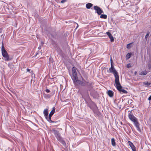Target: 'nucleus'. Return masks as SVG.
Masks as SVG:
<instances>
[{
  "label": "nucleus",
  "instance_id": "f257e3e1",
  "mask_svg": "<svg viewBox=\"0 0 151 151\" xmlns=\"http://www.w3.org/2000/svg\"><path fill=\"white\" fill-rule=\"evenodd\" d=\"M111 59V67L109 70V72L110 73H112L114 76L115 78V82L119 80V76L118 75V73L116 70L114 68V66L112 64Z\"/></svg>",
  "mask_w": 151,
  "mask_h": 151
},
{
  "label": "nucleus",
  "instance_id": "f03ea898",
  "mask_svg": "<svg viewBox=\"0 0 151 151\" xmlns=\"http://www.w3.org/2000/svg\"><path fill=\"white\" fill-rule=\"evenodd\" d=\"M115 86L116 87L117 89L121 93H127V91L123 89H122V87L121 86L119 81V80L115 82Z\"/></svg>",
  "mask_w": 151,
  "mask_h": 151
},
{
  "label": "nucleus",
  "instance_id": "7ed1b4c3",
  "mask_svg": "<svg viewBox=\"0 0 151 151\" xmlns=\"http://www.w3.org/2000/svg\"><path fill=\"white\" fill-rule=\"evenodd\" d=\"M1 53L5 61H8L9 60V56L7 51L5 49L3 43H2L1 46Z\"/></svg>",
  "mask_w": 151,
  "mask_h": 151
},
{
  "label": "nucleus",
  "instance_id": "20e7f679",
  "mask_svg": "<svg viewBox=\"0 0 151 151\" xmlns=\"http://www.w3.org/2000/svg\"><path fill=\"white\" fill-rule=\"evenodd\" d=\"M76 68L73 67L72 68L73 76L72 78L74 82H77L78 81L76 72Z\"/></svg>",
  "mask_w": 151,
  "mask_h": 151
},
{
  "label": "nucleus",
  "instance_id": "39448f33",
  "mask_svg": "<svg viewBox=\"0 0 151 151\" xmlns=\"http://www.w3.org/2000/svg\"><path fill=\"white\" fill-rule=\"evenodd\" d=\"M128 117L129 119L133 122L134 125L138 122L137 118L134 116L131 113H129L128 114Z\"/></svg>",
  "mask_w": 151,
  "mask_h": 151
},
{
  "label": "nucleus",
  "instance_id": "423d86ee",
  "mask_svg": "<svg viewBox=\"0 0 151 151\" xmlns=\"http://www.w3.org/2000/svg\"><path fill=\"white\" fill-rule=\"evenodd\" d=\"M55 108L54 107L52 108V109L50 113L48 116H47L46 119L50 122H54L51 120V117L52 115L54 114L55 113Z\"/></svg>",
  "mask_w": 151,
  "mask_h": 151
},
{
  "label": "nucleus",
  "instance_id": "0eeeda50",
  "mask_svg": "<svg viewBox=\"0 0 151 151\" xmlns=\"http://www.w3.org/2000/svg\"><path fill=\"white\" fill-rule=\"evenodd\" d=\"M93 8L98 14L101 15L102 13H104V12L100 7L97 6H94Z\"/></svg>",
  "mask_w": 151,
  "mask_h": 151
},
{
  "label": "nucleus",
  "instance_id": "6e6552de",
  "mask_svg": "<svg viewBox=\"0 0 151 151\" xmlns=\"http://www.w3.org/2000/svg\"><path fill=\"white\" fill-rule=\"evenodd\" d=\"M52 131L54 133L55 136L57 139L60 137L58 131L56 130L55 129H52Z\"/></svg>",
  "mask_w": 151,
  "mask_h": 151
},
{
  "label": "nucleus",
  "instance_id": "1a4fd4ad",
  "mask_svg": "<svg viewBox=\"0 0 151 151\" xmlns=\"http://www.w3.org/2000/svg\"><path fill=\"white\" fill-rule=\"evenodd\" d=\"M92 83L91 82H89L87 81H84V82H83L82 83L83 86H85L86 85L87 86L89 87H91Z\"/></svg>",
  "mask_w": 151,
  "mask_h": 151
},
{
  "label": "nucleus",
  "instance_id": "9d476101",
  "mask_svg": "<svg viewBox=\"0 0 151 151\" xmlns=\"http://www.w3.org/2000/svg\"><path fill=\"white\" fill-rule=\"evenodd\" d=\"M57 139L58 141H59L63 145H66V143L63 140L62 138L61 137H59V138H58Z\"/></svg>",
  "mask_w": 151,
  "mask_h": 151
},
{
  "label": "nucleus",
  "instance_id": "9b49d317",
  "mask_svg": "<svg viewBox=\"0 0 151 151\" xmlns=\"http://www.w3.org/2000/svg\"><path fill=\"white\" fill-rule=\"evenodd\" d=\"M48 110L47 109H45L44 111H43V113L45 117V118H46V119L47 118V116H48Z\"/></svg>",
  "mask_w": 151,
  "mask_h": 151
},
{
  "label": "nucleus",
  "instance_id": "f8f14e48",
  "mask_svg": "<svg viewBox=\"0 0 151 151\" xmlns=\"http://www.w3.org/2000/svg\"><path fill=\"white\" fill-rule=\"evenodd\" d=\"M93 4L91 3H88L86 4V7L88 9H90L91 7L92 6Z\"/></svg>",
  "mask_w": 151,
  "mask_h": 151
},
{
  "label": "nucleus",
  "instance_id": "ddd939ff",
  "mask_svg": "<svg viewBox=\"0 0 151 151\" xmlns=\"http://www.w3.org/2000/svg\"><path fill=\"white\" fill-rule=\"evenodd\" d=\"M108 94L110 97H112L113 95V92L109 90L108 92Z\"/></svg>",
  "mask_w": 151,
  "mask_h": 151
},
{
  "label": "nucleus",
  "instance_id": "4468645a",
  "mask_svg": "<svg viewBox=\"0 0 151 151\" xmlns=\"http://www.w3.org/2000/svg\"><path fill=\"white\" fill-rule=\"evenodd\" d=\"M147 72L146 70H145L144 71H141L140 73H139V75H146L147 73Z\"/></svg>",
  "mask_w": 151,
  "mask_h": 151
},
{
  "label": "nucleus",
  "instance_id": "2eb2a0df",
  "mask_svg": "<svg viewBox=\"0 0 151 151\" xmlns=\"http://www.w3.org/2000/svg\"><path fill=\"white\" fill-rule=\"evenodd\" d=\"M128 142L129 145L132 149V148H135L134 146L131 142L128 141Z\"/></svg>",
  "mask_w": 151,
  "mask_h": 151
},
{
  "label": "nucleus",
  "instance_id": "dca6fc26",
  "mask_svg": "<svg viewBox=\"0 0 151 151\" xmlns=\"http://www.w3.org/2000/svg\"><path fill=\"white\" fill-rule=\"evenodd\" d=\"M111 142L112 145L113 146L116 145V143L115 142V139L114 138H112L111 139Z\"/></svg>",
  "mask_w": 151,
  "mask_h": 151
},
{
  "label": "nucleus",
  "instance_id": "f3484780",
  "mask_svg": "<svg viewBox=\"0 0 151 151\" xmlns=\"http://www.w3.org/2000/svg\"><path fill=\"white\" fill-rule=\"evenodd\" d=\"M135 127L137 128V130H138L139 132L141 131L139 127V123L138 122V123L136 124H134Z\"/></svg>",
  "mask_w": 151,
  "mask_h": 151
},
{
  "label": "nucleus",
  "instance_id": "a211bd4d",
  "mask_svg": "<svg viewBox=\"0 0 151 151\" xmlns=\"http://www.w3.org/2000/svg\"><path fill=\"white\" fill-rule=\"evenodd\" d=\"M100 17L101 18L106 19L107 18V16L106 14H102L101 15Z\"/></svg>",
  "mask_w": 151,
  "mask_h": 151
},
{
  "label": "nucleus",
  "instance_id": "6ab92c4d",
  "mask_svg": "<svg viewBox=\"0 0 151 151\" xmlns=\"http://www.w3.org/2000/svg\"><path fill=\"white\" fill-rule=\"evenodd\" d=\"M131 54L130 53H128L126 55V57L127 60L129 59L131 57Z\"/></svg>",
  "mask_w": 151,
  "mask_h": 151
},
{
  "label": "nucleus",
  "instance_id": "aec40b11",
  "mask_svg": "<svg viewBox=\"0 0 151 151\" xmlns=\"http://www.w3.org/2000/svg\"><path fill=\"white\" fill-rule=\"evenodd\" d=\"M149 34H150V32H148L147 33V34L145 36V41H146L147 40V38L148 37L149 35Z\"/></svg>",
  "mask_w": 151,
  "mask_h": 151
},
{
  "label": "nucleus",
  "instance_id": "412c9836",
  "mask_svg": "<svg viewBox=\"0 0 151 151\" xmlns=\"http://www.w3.org/2000/svg\"><path fill=\"white\" fill-rule=\"evenodd\" d=\"M132 43H129V44H128L127 45V46H126L127 48L128 49H129L130 48H131V47H132V46L130 45Z\"/></svg>",
  "mask_w": 151,
  "mask_h": 151
},
{
  "label": "nucleus",
  "instance_id": "4be33fe9",
  "mask_svg": "<svg viewBox=\"0 0 151 151\" xmlns=\"http://www.w3.org/2000/svg\"><path fill=\"white\" fill-rule=\"evenodd\" d=\"M51 97V95L50 94H45L44 95V97L45 98H49Z\"/></svg>",
  "mask_w": 151,
  "mask_h": 151
},
{
  "label": "nucleus",
  "instance_id": "5701e85b",
  "mask_svg": "<svg viewBox=\"0 0 151 151\" xmlns=\"http://www.w3.org/2000/svg\"><path fill=\"white\" fill-rule=\"evenodd\" d=\"M109 37L110 39V41L111 42H113L114 41V37L112 35H111V36Z\"/></svg>",
  "mask_w": 151,
  "mask_h": 151
},
{
  "label": "nucleus",
  "instance_id": "b1692460",
  "mask_svg": "<svg viewBox=\"0 0 151 151\" xmlns=\"http://www.w3.org/2000/svg\"><path fill=\"white\" fill-rule=\"evenodd\" d=\"M144 85H146L147 86H149L151 84V83H149L148 82H144L143 83Z\"/></svg>",
  "mask_w": 151,
  "mask_h": 151
},
{
  "label": "nucleus",
  "instance_id": "393cba45",
  "mask_svg": "<svg viewBox=\"0 0 151 151\" xmlns=\"http://www.w3.org/2000/svg\"><path fill=\"white\" fill-rule=\"evenodd\" d=\"M106 33L109 37L111 36V35H112L111 33L109 32H107Z\"/></svg>",
  "mask_w": 151,
  "mask_h": 151
},
{
  "label": "nucleus",
  "instance_id": "a878e982",
  "mask_svg": "<svg viewBox=\"0 0 151 151\" xmlns=\"http://www.w3.org/2000/svg\"><path fill=\"white\" fill-rule=\"evenodd\" d=\"M127 67L128 68H129L131 67V64L130 63H129V64H127Z\"/></svg>",
  "mask_w": 151,
  "mask_h": 151
},
{
  "label": "nucleus",
  "instance_id": "bb28decb",
  "mask_svg": "<svg viewBox=\"0 0 151 151\" xmlns=\"http://www.w3.org/2000/svg\"><path fill=\"white\" fill-rule=\"evenodd\" d=\"M45 91L47 93H48L50 92V90L48 89H46L45 90Z\"/></svg>",
  "mask_w": 151,
  "mask_h": 151
},
{
  "label": "nucleus",
  "instance_id": "cd10ccee",
  "mask_svg": "<svg viewBox=\"0 0 151 151\" xmlns=\"http://www.w3.org/2000/svg\"><path fill=\"white\" fill-rule=\"evenodd\" d=\"M66 1V0H62L61 1V2L62 3H63L65 2Z\"/></svg>",
  "mask_w": 151,
  "mask_h": 151
},
{
  "label": "nucleus",
  "instance_id": "c85d7f7f",
  "mask_svg": "<svg viewBox=\"0 0 151 151\" xmlns=\"http://www.w3.org/2000/svg\"><path fill=\"white\" fill-rule=\"evenodd\" d=\"M132 151H136L135 147L134 148H132Z\"/></svg>",
  "mask_w": 151,
  "mask_h": 151
},
{
  "label": "nucleus",
  "instance_id": "c756f323",
  "mask_svg": "<svg viewBox=\"0 0 151 151\" xmlns=\"http://www.w3.org/2000/svg\"><path fill=\"white\" fill-rule=\"evenodd\" d=\"M148 99L149 100H151V95L148 98Z\"/></svg>",
  "mask_w": 151,
  "mask_h": 151
},
{
  "label": "nucleus",
  "instance_id": "7c9ffc66",
  "mask_svg": "<svg viewBox=\"0 0 151 151\" xmlns=\"http://www.w3.org/2000/svg\"><path fill=\"white\" fill-rule=\"evenodd\" d=\"M38 49H39V50H40L41 49V46H39V47H38Z\"/></svg>",
  "mask_w": 151,
  "mask_h": 151
},
{
  "label": "nucleus",
  "instance_id": "2f4dec72",
  "mask_svg": "<svg viewBox=\"0 0 151 151\" xmlns=\"http://www.w3.org/2000/svg\"><path fill=\"white\" fill-rule=\"evenodd\" d=\"M30 71L29 69L28 68H27V71Z\"/></svg>",
  "mask_w": 151,
  "mask_h": 151
},
{
  "label": "nucleus",
  "instance_id": "473e14b6",
  "mask_svg": "<svg viewBox=\"0 0 151 151\" xmlns=\"http://www.w3.org/2000/svg\"><path fill=\"white\" fill-rule=\"evenodd\" d=\"M41 44L42 45H43L44 44V43L43 42H41Z\"/></svg>",
  "mask_w": 151,
  "mask_h": 151
},
{
  "label": "nucleus",
  "instance_id": "72a5a7b5",
  "mask_svg": "<svg viewBox=\"0 0 151 151\" xmlns=\"http://www.w3.org/2000/svg\"><path fill=\"white\" fill-rule=\"evenodd\" d=\"M136 73H137V72H136V71H135V73H135V75H136Z\"/></svg>",
  "mask_w": 151,
  "mask_h": 151
},
{
  "label": "nucleus",
  "instance_id": "f704fd0d",
  "mask_svg": "<svg viewBox=\"0 0 151 151\" xmlns=\"http://www.w3.org/2000/svg\"><path fill=\"white\" fill-rule=\"evenodd\" d=\"M123 100H123V99H122V101H123Z\"/></svg>",
  "mask_w": 151,
  "mask_h": 151
},
{
  "label": "nucleus",
  "instance_id": "c9c22d12",
  "mask_svg": "<svg viewBox=\"0 0 151 151\" xmlns=\"http://www.w3.org/2000/svg\"><path fill=\"white\" fill-rule=\"evenodd\" d=\"M50 60H51V58H50Z\"/></svg>",
  "mask_w": 151,
  "mask_h": 151
},
{
  "label": "nucleus",
  "instance_id": "e433bc0d",
  "mask_svg": "<svg viewBox=\"0 0 151 151\" xmlns=\"http://www.w3.org/2000/svg\"><path fill=\"white\" fill-rule=\"evenodd\" d=\"M121 124H122V123L121 122Z\"/></svg>",
  "mask_w": 151,
  "mask_h": 151
},
{
  "label": "nucleus",
  "instance_id": "4c0bfd02",
  "mask_svg": "<svg viewBox=\"0 0 151 151\" xmlns=\"http://www.w3.org/2000/svg\"><path fill=\"white\" fill-rule=\"evenodd\" d=\"M150 79H151V77L150 78Z\"/></svg>",
  "mask_w": 151,
  "mask_h": 151
}]
</instances>
